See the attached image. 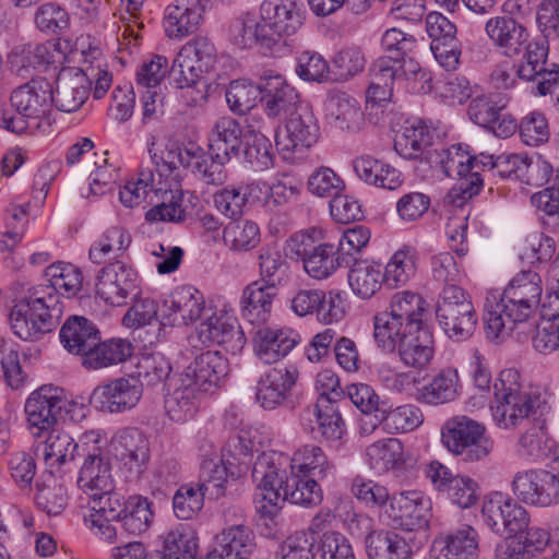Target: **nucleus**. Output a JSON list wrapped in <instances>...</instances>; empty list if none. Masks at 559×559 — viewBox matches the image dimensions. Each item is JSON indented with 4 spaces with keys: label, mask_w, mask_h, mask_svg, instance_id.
Segmentation results:
<instances>
[{
    "label": "nucleus",
    "mask_w": 559,
    "mask_h": 559,
    "mask_svg": "<svg viewBox=\"0 0 559 559\" xmlns=\"http://www.w3.org/2000/svg\"><path fill=\"white\" fill-rule=\"evenodd\" d=\"M286 459L275 453H262L252 467V479L257 484L254 508L265 520L273 518L283 503L314 507L323 499L322 489L317 479L293 476L286 469Z\"/></svg>",
    "instance_id": "1"
},
{
    "label": "nucleus",
    "mask_w": 559,
    "mask_h": 559,
    "mask_svg": "<svg viewBox=\"0 0 559 559\" xmlns=\"http://www.w3.org/2000/svg\"><path fill=\"white\" fill-rule=\"evenodd\" d=\"M10 102L16 115L2 112V128L13 133L38 131L45 134L49 132L52 122L49 82L31 80L12 92Z\"/></svg>",
    "instance_id": "2"
},
{
    "label": "nucleus",
    "mask_w": 559,
    "mask_h": 559,
    "mask_svg": "<svg viewBox=\"0 0 559 559\" xmlns=\"http://www.w3.org/2000/svg\"><path fill=\"white\" fill-rule=\"evenodd\" d=\"M61 314L62 306L55 292L39 296L36 290L33 296L22 298L13 306L9 320L16 336L24 341H37L57 328Z\"/></svg>",
    "instance_id": "3"
},
{
    "label": "nucleus",
    "mask_w": 559,
    "mask_h": 559,
    "mask_svg": "<svg viewBox=\"0 0 559 559\" xmlns=\"http://www.w3.org/2000/svg\"><path fill=\"white\" fill-rule=\"evenodd\" d=\"M478 158L479 155H469L461 144L452 145L441 152L432 151V158L428 162L440 165L447 177L457 179L448 193V199L454 205L462 206L481 190V178L479 177L481 165L478 163Z\"/></svg>",
    "instance_id": "4"
},
{
    "label": "nucleus",
    "mask_w": 559,
    "mask_h": 559,
    "mask_svg": "<svg viewBox=\"0 0 559 559\" xmlns=\"http://www.w3.org/2000/svg\"><path fill=\"white\" fill-rule=\"evenodd\" d=\"M441 440L452 454L466 463L484 461L493 449L485 426L467 416L449 419L442 428Z\"/></svg>",
    "instance_id": "5"
},
{
    "label": "nucleus",
    "mask_w": 559,
    "mask_h": 559,
    "mask_svg": "<svg viewBox=\"0 0 559 559\" xmlns=\"http://www.w3.org/2000/svg\"><path fill=\"white\" fill-rule=\"evenodd\" d=\"M485 333L491 341L503 340L535 316L537 307L508 294L490 290L485 299Z\"/></svg>",
    "instance_id": "6"
},
{
    "label": "nucleus",
    "mask_w": 559,
    "mask_h": 559,
    "mask_svg": "<svg viewBox=\"0 0 559 559\" xmlns=\"http://www.w3.org/2000/svg\"><path fill=\"white\" fill-rule=\"evenodd\" d=\"M436 316L444 333L454 341H465L476 330L477 317L471 297L457 285L443 288Z\"/></svg>",
    "instance_id": "7"
},
{
    "label": "nucleus",
    "mask_w": 559,
    "mask_h": 559,
    "mask_svg": "<svg viewBox=\"0 0 559 559\" xmlns=\"http://www.w3.org/2000/svg\"><path fill=\"white\" fill-rule=\"evenodd\" d=\"M276 129L275 143L286 160L302 158L305 153L314 145L320 135V128L314 114L308 106H302L286 119L285 134Z\"/></svg>",
    "instance_id": "8"
},
{
    "label": "nucleus",
    "mask_w": 559,
    "mask_h": 559,
    "mask_svg": "<svg viewBox=\"0 0 559 559\" xmlns=\"http://www.w3.org/2000/svg\"><path fill=\"white\" fill-rule=\"evenodd\" d=\"M519 501L534 507L549 508L559 503V471L527 469L518 472L511 483Z\"/></svg>",
    "instance_id": "9"
},
{
    "label": "nucleus",
    "mask_w": 559,
    "mask_h": 559,
    "mask_svg": "<svg viewBox=\"0 0 559 559\" xmlns=\"http://www.w3.org/2000/svg\"><path fill=\"white\" fill-rule=\"evenodd\" d=\"M353 534L365 536L366 552L369 559H409L412 547L400 534L386 530H372L371 519L353 513L347 519Z\"/></svg>",
    "instance_id": "10"
},
{
    "label": "nucleus",
    "mask_w": 559,
    "mask_h": 559,
    "mask_svg": "<svg viewBox=\"0 0 559 559\" xmlns=\"http://www.w3.org/2000/svg\"><path fill=\"white\" fill-rule=\"evenodd\" d=\"M481 516L487 526L500 536H518L530 524L526 509L501 492L490 493L484 500Z\"/></svg>",
    "instance_id": "11"
},
{
    "label": "nucleus",
    "mask_w": 559,
    "mask_h": 559,
    "mask_svg": "<svg viewBox=\"0 0 559 559\" xmlns=\"http://www.w3.org/2000/svg\"><path fill=\"white\" fill-rule=\"evenodd\" d=\"M67 400L62 390L57 386L43 385L33 391L24 405L27 428L34 437H40L44 432L55 427Z\"/></svg>",
    "instance_id": "12"
},
{
    "label": "nucleus",
    "mask_w": 559,
    "mask_h": 559,
    "mask_svg": "<svg viewBox=\"0 0 559 559\" xmlns=\"http://www.w3.org/2000/svg\"><path fill=\"white\" fill-rule=\"evenodd\" d=\"M524 53L518 63L519 80L536 83L535 90L539 95L551 94L559 88V67L551 63L546 67L548 46L545 43H526Z\"/></svg>",
    "instance_id": "13"
},
{
    "label": "nucleus",
    "mask_w": 559,
    "mask_h": 559,
    "mask_svg": "<svg viewBox=\"0 0 559 559\" xmlns=\"http://www.w3.org/2000/svg\"><path fill=\"white\" fill-rule=\"evenodd\" d=\"M96 294L108 305L123 306L140 294L138 273L120 261L110 263L97 276Z\"/></svg>",
    "instance_id": "14"
},
{
    "label": "nucleus",
    "mask_w": 559,
    "mask_h": 559,
    "mask_svg": "<svg viewBox=\"0 0 559 559\" xmlns=\"http://www.w3.org/2000/svg\"><path fill=\"white\" fill-rule=\"evenodd\" d=\"M261 88L260 102L269 118L287 119L302 107L298 92L281 74L265 71Z\"/></svg>",
    "instance_id": "15"
},
{
    "label": "nucleus",
    "mask_w": 559,
    "mask_h": 559,
    "mask_svg": "<svg viewBox=\"0 0 559 559\" xmlns=\"http://www.w3.org/2000/svg\"><path fill=\"white\" fill-rule=\"evenodd\" d=\"M141 396V384L135 378H119L97 385L90 396V404L102 412L122 413L133 408Z\"/></svg>",
    "instance_id": "16"
},
{
    "label": "nucleus",
    "mask_w": 559,
    "mask_h": 559,
    "mask_svg": "<svg viewBox=\"0 0 559 559\" xmlns=\"http://www.w3.org/2000/svg\"><path fill=\"white\" fill-rule=\"evenodd\" d=\"M431 502L421 491L411 490L393 495L388 515L406 531L428 530Z\"/></svg>",
    "instance_id": "17"
},
{
    "label": "nucleus",
    "mask_w": 559,
    "mask_h": 559,
    "mask_svg": "<svg viewBox=\"0 0 559 559\" xmlns=\"http://www.w3.org/2000/svg\"><path fill=\"white\" fill-rule=\"evenodd\" d=\"M297 254L304 262V269L311 277L323 280L329 277L340 266H345L346 260L332 243H320L311 247L312 237L307 234L297 236Z\"/></svg>",
    "instance_id": "18"
},
{
    "label": "nucleus",
    "mask_w": 559,
    "mask_h": 559,
    "mask_svg": "<svg viewBox=\"0 0 559 559\" xmlns=\"http://www.w3.org/2000/svg\"><path fill=\"white\" fill-rule=\"evenodd\" d=\"M92 81L88 75L78 68L61 69L51 88V103L64 112H74L85 103Z\"/></svg>",
    "instance_id": "19"
},
{
    "label": "nucleus",
    "mask_w": 559,
    "mask_h": 559,
    "mask_svg": "<svg viewBox=\"0 0 559 559\" xmlns=\"http://www.w3.org/2000/svg\"><path fill=\"white\" fill-rule=\"evenodd\" d=\"M211 309L205 308L203 295L193 287L178 288L163 304L162 320L164 325H188Z\"/></svg>",
    "instance_id": "20"
},
{
    "label": "nucleus",
    "mask_w": 559,
    "mask_h": 559,
    "mask_svg": "<svg viewBox=\"0 0 559 559\" xmlns=\"http://www.w3.org/2000/svg\"><path fill=\"white\" fill-rule=\"evenodd\" d=\"M228 374V361L218 352H205L199 355L179 377L195 391L209 392L217 388Z\"/></svg>",
    "instance_id": "21"
},
{
    "label": "nucleus",
    "mask_w": 559,
    "mask_h": 559,
    "mask_svg": "<svg viewBox=\"0 0 559 559\" xmlns=\"http://www.w3.org/2000/svg\"><path fill=\"white\" fill-rule=\"evenodd\" d=\"M198 328V337L204 345H224L228 350L237 352L246 343L243 332L237 320L226 313L213 312Z\"/></svg>",
    "instance_id": "22"
},
{
    "label": "nucleus",
    "mask_w": 559,
    "mask_h": 559,
    "mask_svg": "<svg viewBox=\"0 0 559 559\" xmlns=\"http://www.w3.org/2000/svg\"><path fill=\"white\" fill-rule=\"evenodd\" d=\"M540 396L530 392L515 393L508 396H495L490 406L492 417L502 428L515 427L525 418L542 415Z\"/></svg>",
    "instance_id": "23"
},
{
    "label": "nucleus",
    "mask_w": 559,
    "mask_h": 559,
    "mask_svg": "<svg viewBox=\"0 0 559 559\" xmlns=\"http://www.w3.org/2000/svg\"><path fill=\"white\" fill-rule=\"evenodd\" d=\"M298 379L294 366L278 365L269 369L258 381L255 401L264 409H273L282 404Z\"/></svg>",
    "instance_id": "24"
},
{
    "label": "nucleus",
    "mask_w": 559,
    "mask_h": 559,
    "mask_svg": "<svg viewBox=\"0 0 559 559\" xmlns=\"http://www.w3.org/2000/svg\"><path fill=\"white\" fill-rule=\"evenodd\" d=\"M478 539L477 531L468 524H463L433 540L431 559H477Z\"/></svg>",
    "instance_id": "25"
},
{
    "label": "nucleus",
    "mask_w": 559,
    "mask_h": 559,
    "mask_svg": "<svg viewBox=\"0 0 559 559\" xmlns=\"http://www.w3.org/2000/svg\"><path fill=\"white\" fill-rule=\"evenodd\" d=\"M182 199V191L173 189L169 180L155 179L150 199V203H152L153 206L146 212L145 219L151 223L182 222L186 218Z\"/></svg>",
    "instance_id": "26"
},
{
    "label": "nucleus",
    "mask_w": 559,
    "mask_h": 559,
    "mask_svg": "<svg viewBox=\"0 0 559 559\" xmlns=\"http://www.w3.org/2000/svg\"><path fill=\"white\" fill-rule=\"evenodd\" d=\"M255 549L253 532L242 523H235L215 536V544L206 559H249Z\"/></svg>",
    "instance_id": "27"
},
{
    "label": "nucleus",
    "mask_w": 559,
    "mask_h": 559,
    "mask_svg": "<svg viewBox=\"0 0 559 559\" xmlns=\"http://www.w3.org/2000/svg\"><path fill=\"white\" fill-rule=\"evenodd\" d=\"M211 0H176L166 8L164 26L170 38H181L192 33L202 20Z\"/></svg>",
    "instance_id": "28"
},
{
    "label": "nucleus",
    "mask_w": 559,
    "mask_h": 559,
    "mask_svg": "<svg viewBox=\"0 0 559 559\" xmlns=\"http://www.w3.org/2000/svg\"><path fill=\"white\" fill-rule=\"evenodd\" d=\"M117 457L136 478L145 471L150 460V442L136 428L121 430L115 440Z\"/></svg>",
    "instance_id": "29"
},
{
    "label": "nucleus",
    "mask_w": 559,
    "mask_h": 559,
    "mask_svg": "<svg viewBox=\"0 0 559 559\" xmlns=\"http://www.w3.org/2000/svg\"><path fill=\"white\" fill-rule=\"evenodd\" d=\"M260 16L277 34H295L304 24L300 0H264L260 5Z\"/></svg>",
    "instance_id": "30"
},
{
    "label": "nucleus",
    "mask_w": 559,
    "mask_h": 559,
    "mask_svg": "<svg viewBox=\"0 0 559 559\" xmlns=\"http://www.w3.org/2000/svg\"><path fill=\"white\" fill-rule=\"evenodd\" d=\"M76 483L88 498L112 491L115 484L109 459L100 453H88L84 459Z\"/></svg>",
    "instance_id": "31"
},
{
    "label": "nucleus",
    "mask_w": 559,
    "mask_h": 559,
    "mask_svg": "<svg viewBox=\"0 0 559 559\" xmlns=\"http://www.w3.org/2000/svg\"><path fill=\"white\" fill-rule=\"evenodd\" d=\"M242 146V128L229 116L219 117L209 135V152L214 158L231 160L239 157Z\"/></svg>",
    "instance_id": "32"
},
{
    "label": "nucleus",
    "mask_w": 559,
    "mask_h": 559,
    "mask_svg": "<svg viewBox=\"0 0 559 559\" xmlns=\"http://www.w3.org/2000/svg\"><path fill=\"white\" fill-rule=\"evenodd\" d=\"M62 53L56 44L46 41L43 44H28L15 48L9 57V63L20 76H27L31 69L47 68L61 62Z\"/></svg>",
    "instance_id": "33"
},
{
    "label": "nucleus",
    "mask_w": 559,
    "mask_h": 559,
    "mask_svg": "<svg viewBox=\"0 0 559 559\" xmlns=\"http://www.w3.org/2000/svg\"><path fill=\"white\" fill-rule=\"evenodd\" d=\"M97 326L85 317L71 316L60 329V341L63 347L83 359L99 336Z\"/></svg>",
    "instance_id": "34"
},
{
    "label": "nucleus",
    "mask_w": 559,
    "mask_h": 559,
    "mask_svg": "<svg viewBox=\"0 0 559 559\" xmlns=\"http://www.w3.org/2000/svg\"><path fill=\"white\" fill-rule=\"evenodd\" d=\"M485 31L491 41L504 49V53L514 55L528 40V32L521 23L511 16H496L487 21Z\"/></svg>",
    "instance_id": "35"
},
{
    "label": "nucleus",
    "mask_w": 559,
    "mask_h": 559,
    "mask_svg": "<svg viewBox=\"0 0 559 559\" xmlns=\"http://www.w3.org/2000/svg\"><path fill=\"white\" fill-rule=\"evenodd\" d=\"M395 350L405 367L417 370L425 369L435 355L433 336L428 328L407 333Z\"/></svg>",
    "instance_id": "36"
},
{
    "label": "nucleus",
    "mask_w": 559,
    "mask_h": 559,
    "mask_svg": "<svg viewBox=\"0 0 559 559\" xmlns=\"http://www.w3.org/2000/svg\"><path fill=\"white\" fill-rule=\"evenodd\" d=\"M133 353V346L126 338H110L102 342L100 335L82 360L87 370H99L124 362Z\"/></svg>",
    "instance_id": "37"
},
{
    "label": "nucleus",
    "mask_w": 559,
    "mask_h": 559,
    "mask_svg": "<svg viewBox=\"0 0 559 559\" xmlns=\"http://www.w3.org/2000/svg\"><path fill=\"white\" fill-rule=\"evenodd\" d=\"M277 294V290L264 286L258 281L249 284L243 289L240 299L242 318L253 325L265 323L271 316L273 301Z\"/></svg>",
    "instance_id": "38"
},
{
    "label": "nucleus",
    "mask_w": 559,
    "mask_h": 559,
    "mask_svg": "<svg viewBox=\"0 0 559 559\" xmlns=\"http://www.w3.org/2000/svg\"><path fill=\"white\" fill-rule=\"evenodd\" d=\"M255 353L265 364H273L286 356L297 344L290 330L259 328L254 336Z\"/></svg>",
    "instance_id": "39"
},
{
    "label": "nucleus",
    "mask_w": 559,
    "mask_h": 559,
    "mask_svg": "<svg viewBox=\"0 0 559 559\" xmlns=\"http://www.w3.org/2000/svg\"><path fill=\"white\" fill-rule=\"evenodd\" d=\"M180 67L190 71L189 81L195 82L198 73L210 71L216 62L213 43L203 36L189 40L178 52Z\"/></svg>",
    "instance_id": "40"
},
{
    "label": "nucleus",
    "mask_w": 559,
    "mask_h": 559,
    "mask_svg": "<svg viewBox=\"0 0 559 559\" xmlns=\"http://www.w3.org/2000/svg\"><path fill=\"white\" fill-rule=\"evenodd\" d=\"M433 133L429 128L419 121L404 128V131L394 140L395 152L407 159L425 158L431 160L432 151L429 150L432 143Z\"/></svg>",
    "instance_id": "41"
},
{
    "label": "nucleus",
    "mask_w": 559,
    "mask_h": 559,
    "mask_svg": "<svg viewBox=\"0 0 559 559\" xmlns=\"http://www.w3.org/2000/svg\"><path fill=\"white\" fill-rule=\"evenodd\" d=\"M427 302L421 295L404 290L393 295L389 310L406 323L408 331L418 332L425 324L424 316L427 313Z\"/></svg>",
    "instance_id": "42"
},
{
    "label": "nucleus",
    "mask_w": 559,
    "mask_h": 559,
    "mask_svg": "<svg viewBox=\"0 0 559 559\" xmlns=\"http://www.w3.org/2000/svg\"><path fill=\"white\" fill-rule=\"evenodd\" d=\"M411 332L406 323L390 310L378 312L373 317V338L378 347L384 352H395L402 338Z\"/></svg>",
    "instance_id": "43"
},
{
    "label": "nucleus",
    "mask_w": 559,
    "mask_h": 559,
    "mask_svg": "<svg viewBox=\"0 0 559 559\" xmlns=\"http://www.w3.org/2000/svg\"><path fill=\"white\" fill-rule=\"evenodd\" d=\"M460 389L456 369L445 368L420 389V399L431 405L449 403L459 396Z\"/></svg>",
    "instance_id": "44"
},
{
    "label": "nucleus",
    "mask_w": 559,
    "mask_h": 559,
    "mask_svg": "<svg viewBox=\"0 0 559 559\" xmlns=\"http://www.w3.org/2000/svg\"><path fill=\"white\" fill-rule=\"evenodd\" d=\"M350 265L348 284L353 293L364 299L371 298L384 283L381 265L368 261H355Z\"/></svg>",
    "instance_id": "45"
},
{
    "label": "nucleus",
    "mask_w": 559,
    "mask_h": 559,
    "mask_svg": "<svg viewBox=\"0 0 559 559\" xmlns=\"http://www.w3.org/2000/svg\"><path fill=\"white\" fill-rule=\"evenodd\" d=\"M44 443V460L49 466H63L75 460L79 443L63 430L50 429Z\"/></svg>",
    "instance_id": "46"
},
{
    "label": "nucleus",
    "mask_w": 559,
    "mask_h": 559,
    "mask_svg": "<svg viewBox=\"0 0 559 559\" xmlns=\"http://www.w3.org/2000/svg\"><path fill=\"white\" fill-rule=\"evenodd\" d=\"M173 385V392L165 397L166 414L173 421L182 423L195 413V393L198 391L186 385L180 377L170 380L169 386Z\"/></svg>",
    "instance_id": "47"
},
{
    "label": "nucleus",
    "mask_w": 559,
    "mask_h": 559,
    "mask_svg": "<svg viewBox=\"0 0 559 559\" xmlns=\"http://www.w3.org/2000/svg\"><path fill=\"white\" fill-rule=\"evenodd\" d=\"M154 519L153 503L143 496H130L126 500L120 527L127 533L139 535L148 530Z\"/></svg>",
    "instance_id": "48"
},
{
    "label": "nucleus",
    "mask_w": 559,
    "mask_h": 559,
    "mask_svg": "<svg viewBox=\"0 0 559 559\" xmlns=\"http://www.w3.org/2000/svg\"><path fill=\"white\" fill-rule=\"evenodd\" d=\"M416 273V250L404 246L397 250L385 265L384 284L392 288L405 285Z\"/></svg>",
    "instance_id": "49"
},
{
    "label": "nucleus",
    "mask_w": 559,
    "mask_h": 559,
    "mask_svg": "<svg viewBox=\"0 0 559 559\" xmlns=\"http://www.w3.org/2000/svg\"><path fill=\"white\" fill-rule=\"evenodd\" d=\"M404 449L396 438H386L372 443L367 449L371 468L377 472H388L403 464Z\"/></svg>",
    "instance_id": "50"
},
{
    "label": "nucleus",
    "mask_w": 559,
    "mask_h": 559,
    "mask_svg": "<svg viewBox=\"0 0 559 559\" xmlns=\"http://www.w3.org/2000/svg\"><path fill=\"white\" fill-rule=\"evenodd\" d=\"M523 159L524 157L516 154L501 155L496 158L492 155L479 154L478 163L481 165L479 170L481 188L485 180L489 181L496 177L520 180V168L523 166Z\"/></svg>",
    "instance_id": "51"
},
{
    "label": "nucleus",
    "mask_w": 559,
    "mask_h": 559,
    "mask_svg": "<svg viewBox=\"0 0 559 559\" xmlns=\"http://www.w3.org/2000/svg\"><path fill=\"white\" fill-rule=\"evenodd\" d=\"M260 240V228L252 221H234L223 230L224 243L235 252L250 251Z\"/></svg>",
    "instance_id": "52"
},
{
    "label": "nucleus",
    "mask_w": 559,
    "mask_h": 559,
    "mask_svg": "<svg viewBox=\"0 0 559 559\" xmlns=\"http://www.w3.org/2000/svg\"><path fill=\"white\" fill-rule=\"evenodd\" d=\"M507 105L508 98L501 93L483 94L471 99L467 114L474 123L487 129Z\"/></svg>",
    "instance_id": "53"
},
{
    "label": "nucleus",
    "mask_w": 559,
    "mask_h": 559,
    "mask_svg": "<svg viewBox=\"0 0 559 559\" xmlns=\"http://www.w3.org/2000/svg\"><path fill=\"white\" fill-rule=\"evenodd\" d=\"M292 469H297L306 477L311 475L318 479H322L330 468V463L323 450L314 444H307L298 449L292 459Z\"/></svg>",
    "instance_id": "54"
},
{
    "label": "nucleus",
    "mask_w": 559,
    "mask_h": 559,
    "mask_svg": "<svg viewBox=\"0 0 559 559\" xmlns=\"http://www.w3.org/2000/svg\"><path fill=\"white\" fill-rule=\"evenodd\" d=\"M261 96V80L258 84L248 80H235L226 90V102L230 110L238 115H245L255 107Z\"/></svg>",
    "instance_id": "55"
},
{
    "label": "nucleus",
    "mask_w": 559,
    "mask_h": 559,
    "mask_svg": "<svg viewBox=\"0 0 559 559\" xmlns=\"http://www.w3.org/2000/svg\"><path fill=\"white\" fill-rule=\"evenodd\" d=\"M152 146H154V142H152L148 152L158 180H169L180 166L188 168L192 151L180 146H171L157 154L153 152Z\"/></svg>",
    "instance_id": "56"
},
{
    "label": "nucleus",
    "mask_w": 559,
    "mask_h": 559,
    "mask_svg": "<svg viewBox=\"0 0 559 559\" xmlns=\"http://www.w3.org/2000/svg\"><path fill=\"white\" fill-rule=\"evenodd\" d=\"M262 285L278 292L287 280L288 264L282 254L270 249H262L258 257Z\"/></svg>",
    "instance_id": "57"
},
{
    "label": "nucleus",
    "mask_w": 559,
    "mask_h": 559,
    "mask_svg": "<svg viewBox=\"0 0 559 559\" xmlns=\"http://www.w3.org/2000/svg\"><path fill=\"white\" fill-rule=\"evenodd\" d=\"M376 423H384L388 428L396 431H412L423 424L424 417L421 411L414 405H403L386 412L381 409L380 414L374 415Z\"/></svg>",
    "instance_id": "58"
},
{
    "label": "nucleus",
    "mask_w": 559,
    "mask_h": 559,
    "mask_svg": "<svg viewBox=\"0 0 559 559\" xmlns=\"http://www.w3.org/2000/svg\"><path fill=\"white\" fill-rule=\"evenodd\" d=\"M502 293L538 307L543 293L540 276L533 271H523L511 280Z\"/></svg>",
    "instance_id": "59"
},
{
    "label": "nucleus",
    "mask_w": 559,
    "mask_h": 559,
    "mask_svg": "<svg viewBox=\"0 0 559 559\" xmlns=\"http://www.w3.org/2000/svg\"><path fill=\"white\" fill-rule=\"evenodd\" d=\"M229 160L214 158L213 154L192 152L188 168L207 185H223L226 179L224 165Z\"/></svg>",
    "instance_id": "60"
},
{
    "label": "nucleus",
    "mask_w": 559,
    "mask_h": 559,
    "mask_svg": "<svg viewBox=\"0 0 559 559\" xmlns=\"http://www.w3.org/2000/svg\"><path fill=\"white\" fill-rule=\"evenodd\" d=\"M331 118L341 130L355 131L364 122V112L355 98L340 96L331 102Z\"/></svg>",
    "instance_id": "61"
},
{
    "label": "nucleus",
    "mask_w": 559,
    "mask_h": 559,
    "mask_svg": "<svg viewBox=\"0 0 559 559\" xmlns=\"http://www.w3.org/2000/svg\"><path fill=\"white\" fill-rule=\"evenodd\" d=\"M243 156L259 170L271 168L274 162L271 141L260 132H250L245 138Z\"/></svg>",
    "instance_id": "62"
},
{
    "label": "nucleus",
    "mask_w": 559,
    "mask_h": 559,
    "mask_svg": "<svg viewBox=\"0 0 559 559\" xmlns=\"http://www.w3.org/2000/svg\"><path fill=\"white\" fill-rule=\"evenodd\" d=\"M36 506L48 515H59L68 506L67 488L57 481L37 484Z\"/></svg>",
    "instance_id": "63"
},
{
    "label": "nucleus",
    "mask_w": 559,
    "mask_h": 559,
    "mask_svg": "<svg viewBox=\"0 0 559 559\" xmlns=\"http://www.w3.org/2000/svg\"><path fill=\"white\" fill-rule=\"evenodd\" d=\"M297 75L307 82L323 83L330 80L331 70L324 57L317 51H302L297 58Z\"/></svg>",
    "instance_id": "64"
}]
</instances>
